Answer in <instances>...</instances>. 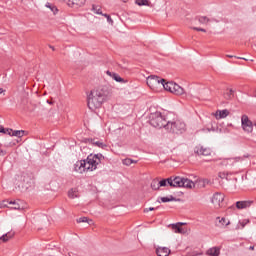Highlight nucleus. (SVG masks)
Segmentation results:
<instances>
[{
	"label": "nucleus",
	"instance_id": "obj_39",
	"mask_svg": "<svg viewBox=\"0 0 256 256\" xmlns=\"http://www.w3.org/2000/svg\"><path fill=\"white\" fill-rule=\"evenodd\" d=\"M218 176L220 177V179H227V173L225 172H219Z\"/></svg>",
	"mask_w": 256,
	"mask_h": 256
},
{
	"label": "nucleus",
	"instance_id": "obj_23",
	"mask_svg": "<svg viewBox=\"0 0 256 256\" xmlns=\"http://www.w3.org/2000/svg\"><path fill=\"white\" fill-rule=\"evenodd\" d=\"M78 162H80V167L82 169V171L85 173V171H90L89 170V165L87 164V159L84 160H78Z\"/></svg>",
	"mask_w": 256,
	"mask_h": 256
},
{
	"label": "nucleus",
	"instance_id": "obj_44",
	"mask_svg": "<svg viewBox=\"0 0 256 256\" xmlns=\"http://www.w3.org/2000/svg\"><path fill=\"white\" fill-rule=\"evenodd\" d=\"M155 209H157V208H155V207L146 208V209H144V213H149V211H155Z\"/></svg>",
	"mask_w": 256,
	"mask_h": 256
},
{
	"label": "nucleus",
	"instance_id": "obj_13",
	"mask_svg": "<svg viewBox=\"0 0 256 256\" xmlns=\"http://www.w3.org/2000/svg\"><path fill=\"white\" fill-rule=\"evenodd\" d=\"M107 75H109V77H112V79H114V81H116L117 83H127L128 82L127 80L121 78L120 75L115 72L107 71Z\"/></svg>",
	"mask_w": 256,
	"mask_h": 256
},
{
	"label": "nucleus",
	"instance_id": "obj_25",
	"mask_svg": "<svg viewBox=\"0 0 256 256\" xmlns=\"http://www.w3.org/2000/svg\"><path fill=\"white\" fill-rule=\"evenodd\" d=\"M123 165L129 167V165H133V163H137V160H133L131 158H125L122 160Z\"/></svg>",
	"mask_w": 256,
	"mask_h": 256
},
{
	"label": "nucleus",
	"instance_id": "obj_35",
	"mask_svg": "<svg viewBox=\"0 0 256 256\" xmlns=\"http://www.w3.org/2000/svg\"><path fill=\"white\" fill-rule=\"evenodd\" d=\"M160 187H167V183L169 184V178L167 179H162L160 181H158Z\"/></svg>",
	"mask_w": 256,
	"mask_h": 256
},
{
	"label": "nucleus",
	"instance_id": "obj_19",
	"mask_svg": "<svg viewBox=\"0 0 256 256\" xmlns=\"http://www.w3.org/2000/svg\"><path fill=\"white\" fill-rule=\"evenodd\" d=\"M45 7H47V9H50V11H52L53 15H57L59 13V9L53 3L47 2Z\"/></svg>",
	"mask_w": 256,
	"mask_h": 256
},
{
	"label": "nucleus",
	"instance_id": "obj_7",
	"mask_svg": "<svg viewBox=\"0 0 256 256\" xmlns=\"http://www.w3.org/2000/svg\"><path fill=\"white\" fill-rule=\"evenodd\" d=\"M242 129H244L247 133H253V122L249 120V116L242 115L241 117Z\"/></svg>",
	"mask_w": 256,
	"mask_h": 256
},
{
	"label": "nucleus",
	"instance_id": "obj_29",
	"mask_svg": "<svg viewBox=\"0 0 256 256\" xmlns=\"http://www.w3.org/2000/svg\"><path fill=\"white\" fill-rule=\"evenodd\" d=\"M74 171L76 173H84L83 172V169L81 168V164L79 161H77L75 164H74Z\"/></svg>",
	"mask_w": 256,
	"mask_h": 256
},
{
	"label": "nucleus",
	"instance_id": "obj_54",
	"mask_svg": "<svg viewBox=\"0 0 256 256\" xmlns=\"http://www.w3.org/2000/svg\"><path fill=\"white\" fill-rule=\"evenodd\" d=\"M228 161H233V159H228Z\"/></svg>",
	"mask_w": 256,
	"mask_h": 256
},
{
	"label": "nucleus",
	"instance_id": "obj_33",
	"mask_svg": "<svg viewBox=\"0 0 256 256\" xmlns=\"http://www.w3.org/2000/svg\"><path fill=\"white\" fill-rule=\"evenodd\" d=\"M160 199H161L162 203H169L171 201H175V197H173V196H170V198L169 197H161Z\"/></svg>",
	"mask_w": 256,
	"mask_h": 256
},
{
	"label": "nucleus",
	"instance_id": "obj_8",
	"mask_svg": "<svg viewBox=\"0 0 256 256\" xmlns=\"http://www.w3.org/2000/svg\"><path fill=\"white\" fill-rule=\"evenodd\" d=\"M194 153L196 155H203L204 157H209V155H211L212 151H211V148H207V147L198 145L194 148Z\"/></svg>",
	"mask_w": 256,
	"mask_h": 256
},
{
	"label": "nucleus",
	"instance_id": "obj_11",
	"mask_svg": "<svg viewBox=\"0 0 256 256\" xmlns=\"http://www.w3.org/2000/svg\"><path fill=\"white\" fill-rule=\"evenodd\" d=\"M8 135L10 137H18L19 139H21V137H23V135H25V131L23 130H14L11 128L7 129Z\"/></svg>",
	"mask_w": 256,
	"mask_h": 256
},
{
	"label": "nucleus",
	"instance_id": "obj_47",
	"mask_svg": "<svg viewBox=\"0 0 256 256\" xmlns=\"http://www.w3.org/2000/svg\"><path fill=\"white\" fill-rule=\"evenodd\" d=\"M67 255H68V256H74L75 253H73V252H68Z\"/></svg>",
	"mask_w": 256,
	"mask_h": 256
},
{
	"label": "nucleus",
	"instance_id": "obj_30",
	"mask_svg": "<svg viewBox=\"0 0 256 256\" xmlns=\"http://www.w3.org/2000/svg\"><path fill=\"white\" fill-rule=\"evenodd\" d=\"M92 11L96 13V15H103V11H101V7L93 5L92 6Z\"/></svg>",
	"mask_w": 256,
	"mask_h": 256
},
{
	"label": "nucleus",
	"instance_id": "obj_1",
	"mask_svg": "<svg viewBox=\"0 0 256 256\" xmlns=\"http://www.w3.org/2000/svg\"><path fill=\"white\" fill-rule=\"evenodd\" d=\"M107 100V94H105V90L98 88L92 90L88 96V107L92 111L94 109H99L103 103Z\"/></svg>",
	"mask_w": 256,
	"mask_h": 256
},
{
	"label": "nucleus",
	"instance_id": "obj_21",
	"mask_svg": "<svg viewBox=\"0 0 256 256\" xmlns=\"http://www.w3.org/2000/svg\"><path fill=\"white\" fill-rule=\"evenodd\" d=\"M221 254V250L218 247L210 248L207 251V255L209 256H219Z\"/></svg>",
	"mask_w": 256,
	"mask_h": 256
},
{
	"label": "nucleus",
	"instance_id": "obj_37",
	"mask_svg": "<svg viewBox=\"0 0 256 256\" xmlns=\"http://www.w3.org/2000/svg\"><path fill=\"white\" fill-rule=\"evenodd\" d=\"M11 209H14V210H16V211H19V210H21V205H19V203H15V205H13L12 207H11Z\"/></svg>",
	"mask_w": 256,
	"mask_h": 256
},
{
	"label": "nucleus",
	"instance_id": "obj_9",
	"mask_svg": "<svg viewBox=\"0 0 256 256\" xmlns=\"http://www.w3.org/2000/svg\"><path fill=\"white\" fill-rule=\"evenodd\" d=\"M168 185L170 187H183V177L171 176L168 178Z\"/></svg>",
	"mask_w": 256,
	"mask_h": 256
},
{
	"label": "nucleus",
	"instance_id": "obj_22",
	"mask_svg": "<svg viewBox=\"0 0 256 256\" xmlns=\"http://www.w3.org/2000/svg\"><path fill=\"white\" fill-rule=\"evenodd\" d=\"M183 223L179 222L177 224H172V229H174L175 233H185V230L181 227Z\"/></svg>",
	"mask_w": 256,
	"mask_h": 256
},
{
	"label": "nucleus",
	"instance_id": "obj_55",
	"mask_svg": "<svg viewBox=\"0 0 256 256\" xmlns=\"http://www.w3.org/2000/svg\"><path fill=\"white\" fill-rule=\"evenodd\" d=\"M254 127H256V122L254 123Z\"/></svg>",
	"mask_w": 256,
	"mask_h": 256
},
{
	"label": "nucleus",
	"instance_id": "obj_42",
	"mask_svg": "<svg viewBox=\"0 0 256 256\" xmlns=\"http://www.w3.org/2000/svg\"><path fill=\"white\" fill-rule=\"evenodd\" d=\"M94 141H95V139H93V138H86L84 140V143H91V145H93Z\"/></svg>",
	"mask_w": 256,
	"mask_h": 256
},
{
	"label": "nucleus",
	"instance_id": "obj_6",
	"mask_svg": "<svg viewBox=\"0 0 256 256\" xmlns=\"http://www.w3.org/2000/svg\"><path fill=\"white\" fill-rule=\"evenodd\" d=\"M146 83L148 87H150V89L155 91L159 89V87H163V83H165V79L159 76L151 75L146 79Z\"/></svg>",
	"mask_w": 256,
	"mask_h": 256
},
{
	"label": "nucleus",
	"instance_id": "obj_17",
	"mask_svg": "<svg viewBox=\"0 0 256 256\" xmlns=\"http://www.w3.org/2000/svg\"><path fill=\"white\" fill-rule=\"evenodd\" d=\"M13 237H15V232H7L6 234L0 237V244L7 243V241H9L10 239H13Z\"/></svg>",
	"mask_w": 256,
	"mask_h": 256
},
{
	"label": "nucleus",
	"instance_id": "obj_10",
	"mask_svg": "<svg viewBox=\"0 0 256 256\" xmlns=\"http://www.w3.org/2000/svg\"><path fill=\"white\" fill-rule=\"evenodd\" d=\"M212 203L213 205H217L218 207H221V203L225 201V194L216 192L212 197Z\"/></svg>",
	"mask_w": 256,
	"mask_h": 256
},
{
	"label": "nucleus",
	"instance_id": "obj_31",
	"mask_svg": "<svg viewBox=\"0 0 256 256\" xmlns=\"http://www.w3.org/2000/svg\"><path fill=\"white\" fill-rule=\"evenodd\" d=\"M225 99H233L234 97V91L233 89H230L228 92L224 93Z\"/></svg>",
	"mask_w": 256,
	"mask_h": 256
},
{
	"label": "nucleus",
	"instance_id": "obj_16",
	"mask_svg": "<svg viewBox=\"0 0 256 256\" xmlns=\"http://www.w3.org/2000/svg\"><path fill=\"white\" fill-rule=\"evenodd\" d=\"M182 183V187L185 189H193L195 187V182L188 178H183Z\"/></svg>",
	"mask_w": 256,
	"mask_h": 256
},
{
	"label": "nucleus",
	"instance_id": "obj_2",
	"mask_svg": "<svg viewBox=\"0 0 256 256\" xmlns=\"http://www.w3.org/2000/svg\"><path fill=\"white\" fill-rule=\"evenodd\" d=\"M166 131L174 135H183L187 131V125L181 120L168 121L166 123Z\"/></svg>",
	"mask_w": 256,
	"mask_h": 256
},
{
	"label": "nucleus",
	"instance_id": "obj_53",
	"mask_svg": "<svg viewBox=\"0 0 256 256\" xmlns=\"http://www.w3.org/2000/svg\"><path fill=\"white\" fill-rule=\"evenodd\" d=\"M124 3H126L127 2V0H122Z\"/></svg>",
	"mask_w": 256,
	"mask_h": 256
},
{
	"label": "nucleus",
	"instance_id": "obj_43",
	"mask_svg": "<svg viewBox=\"0 0 256 256\" xmlns=\"http://www.w3.org/2000/svg\"><path fill=\"white\" fill-rule=\"evenodd\" d=\"M0 133H4V134H8L9 135V132L3 126H0Z\"/></svg>",
	"mask_w": 256,
	"mask_h": 256
},
{
	"label": "nucleus",
	"instance_id": "obj_56",
	"mask_svg": "<svg viewBox=\"0 0 256 256\" xmlns=\"http://www.w3.org/2000/svg\"><path fill=\"white\" fill-rule=\"evenodd\" d=\"M2 207H3V206H1V204H0V209H2Z\"/></svg>",
	"mask_w": 256,
	"mask_h": 256
},
{
	"label": "nucleus",
	"instance_id": "obj_12",
	"mask_svg": "<svg viewBox=\"0 0 256 256\" xmlns=\"http://www.w3.org/2000/svg\"><path fill=\"white\" fill-rule=\"evenodd\" d=\"M253 205V200H246V201H237L236 207L238 209H247V207H251Z\"/></svg>",
	"mask_w": 256,
	"mask_h": 256
},
{
	"label": "nucleus",
	"instance_id": "obj_18",
	"mask_svg": "<svg viewBox=\"0 0 256 256\" xmlns=\"http://www.w3.org/2000/svg\"><path fill=\"white\" fill-rule=\"evenodd\" d=\"M218 222H216V227H227V225H230L231 222L227 221L225 217H217L216 218Z\"/></svg>",
	"mask_w": 256,
	"mask_h": 256
},
{
	"label": "nucleus",
	"instance_id": "obj_52",
	"mask_svg": "<svg viewBox=\"0 0 256 256\" xmlns=\"http://www.w3.org/2000/svg\"><path fill=\"white\" fill-rule=\"evenodd\" d=\"M7 147H11V144H7Z\"/></svg>",
	"mask_w": 256,
	"mask_h": 256
},
{
	"label": "nucleus",
	"instance_id": "obj_45",
	"mask_svg": "<svg viewBox=\"0 0 256 256\" xmlns=\"http://www.w3.org/2000/svg\"><path fill=\"white\" fill-rule=\"evenodd\" d=\"M7 155V151L0 149V157H5Z\"/></svg>",
	"mask_w": 256,
	"mask_h": 256
},
{
	"label": "nucleus",
	"instance_id": "obj_24",
	"mask_svg": "<svg viewBox=\"0 0 256 256\" xmlns=\"http://www.w3.org/2000/svg\"><path fill=\"white\" fill-rule=\"evenodd\" d=\"M136 5H138L139 7H149L151 5V2L149 0H135Z\"/></svg>",
	"mask_w": 256,
	"mask_h": 256
},
{
	"label": "nucleus",
	"instance_id": "obj_15",
	"mask_svg": "<svg viewBox=\"0 0 256 256\" xmlns=\"http://www.w3.org/2000/svg\"><path fill=\"white\" fill-rule=\"evenodd\" d=\"M87 0H68L69 7H83Z\"/></svg>",
	"mask_w": 256,
	"mask_h": 256
},
{
	"label": "nucleus",
	"instance_id": "obj_38",
	"mask_svg": "<svg viewBox=\"0 0 256 256\" xmlns=\"http://www.w3.org/2000/svg\"><path fill=\"white\" fill-rule=\"evenodd\" d=\"M226 57H228L229 59H243L244 61H247V59L243 58V57H237V56H233V55H226Z\"/></svg>",
	"mask_w": 256,
	"mask_h": 256
},
{
	"label": "nucleus",
	"instance_id": "obj_48",
	"mask_svg": "<svg viewBox=\"0 0 256 256\" xmlns=\"http://www.w3.org/2000/svg\"><path fill=\"white\" fill-rule=\"evenodd\" d=\"M207 131H208V132H211V131H215V129H213V128H212V129H209V128H208Z\"/></svg>",
	"mask_w": 256,
	"mask_h": 256
},
{
	"label": "nucleus",
	"instance_id": "obj_41",
	"mask_svg": "<svg viewBox=\"0 0 256 256\" xmlns=\"http://www.w3.org/2000/svg\"><path fill=\"white\" fill-rule=\"evenodd\" d=\"M194 31H201L202 33H207V30L203 29V28H199V27H193Z\"/></svg>",
	"mask_w": 256,
	"mask_h": 256
},
{
	"label": "nucleus",
	"instance_id": "obj_36",
	"mask_svg": "<svg viewBox=\"0 0 256 256\" xmlns=\"http://www.w3.org/2000/svg\"><path fill=\"white\" fill-rule=\"evenodd\" d=\"M103 17H106L107 22L110 23V25H113V19L109 14H102Z\"/></svg>",
	"mask_w": 256,
	"mask_h": 256
},
{
	"label": "nucleus",
	"instance_id": "obj_5",
	"mask_svg": "<svg viewBox=\"0 0 256 256\" xmlns=\"http://www.w3.org/2000/svg\"><path fill=\"white\" fill-rule=\"evenodd\" d=\"M162 87L165 91H169V93H173L174 95H183L185 93L183 87L175 82H164Z\"/></svg>",
	"mask_w": 256,
	"mask_h": 256
},
{
	"label": "nucleus",
	"instance_id": "obj_32",
	"mask_svg": "<svg viewBox=\"0 0 256 256\" xmlns=\"http://www.w3.org/2000/svg\"><path fill=\"white\" fill-rule=\"evenodd\" d=\"M228 115H229V110L227 109L219 111L220 119H225V117H227Z\"/></svg>",
	"mask_w": 256,
	"mask_h": 256
},
{
	"label": "nucleus",
	"instance_id": "obj_27",
	"mask_svg": "<svg viewBox=\"0 0 256 256\" xmlns=\"http://www.w3.org/2000/svg\"><path fill=\"white\" fill-rule=\"evenodd\" d=\"M77 223H89V225H91V223H93V220H89V218L87 217H80L77 219Z\"/></svg>",
	"mask_w": 256,
	"mask_h": 256
},
{
	"label": "nucleus",
	"instance_id": "obj_40",
	"mask_svg": "<svg viewBox=\"0 0 256 256\" xmlns=\"http://www.w3.org/2000/svg\"><path fill=\"white\" fill-rule=\"evenodd\" d=\"M1 207H8L9 205V200H3L2 202H0Z\"/></svg>",
	"mask_w": 256,
	"mask_h": 256
},
{
	"label": "nucleus",
	"instance_id": "obj_34",
	"mask_svg": "<svg viewBox=\"0 0 256 256\" xmlns=\"http://www.w3.org/2000/svg\"><path fill=\"white\" fill-rule=\"evenodd\" d=\"M93 145H95L96 147H99L100 149H105V147H107V145L103 144V142L95 141V140L93 142Z\"/></svg>",
	"mask_w": 256,
	"mask_h": 256
},
{
	"label": "nucleus",
	"instance_id": "obj_46",
	"mask_svg": "<svg viewBox=\"0 0 256 256\" xmlns=\"http://www.w3.org/2000/svg\"><path fill=\"white\" fill-rule=\"evenodd\" d=\"M16 203V201H8V205H15Z\"/></svg>",
	"mask_w": 256,
	"mask_h": 256
},
{
	"label": "nucleus",
	"instance_id": "obj_28",
	"mask_svg": "<svg viewBox=\"0 0 256 256\" xmlns=\"http://www.w3.org/2000/svg\"><path fill=\"white\" fill-rule=\"evenodd\" d=\"M196 19L202 24L209 23V18L207 16H198Z\"/></svg>",
	"mask_w": 256,
	"mask_h": 256
},
{
	"label": "nucleus",
	"instance_id": "obj_14",
	"mask_svg": "<svg viewBox=\"0 0 256 256\" xmlns=\"http://www.w3.org/2000/svg\"><path fill=\"white\" fill-rule=\"evenodd\" d=\"M171 254V250L167 247H160L156 249V255L158 256H169Z\"/></svg>",
	"mask_w": 256,
	"mask_h": 256
},
{
	"label": "nucleus",
	"instance_id": "obj_20",
	"mask_svg": "<svg viewBox=\"0 0 256 256\" xmlns=\"http://www.w3.org/2000/svg\"><path fill=\"white\" fill-rule=\"evenodd\" d=\"M68 197L70 199H77V197H79V190L77 188H72L68 192Z\"/></svg>",
	"mask_w": 256,
	"mask_h": 256
},
{
	"label": "nucleus",
	"instance_id": "obj_50",
	"mask_svg": "<svg viewBox=\"0 0 256 256\" xmlns=\"http://www.w3.org/2000/svg\"><path fill=\"white\" fill-rule=\"evenodd\" d=\"M50 49H52V51H55V47L53 46H50Z\"/></svg>",
	"mask_w": 256,
	"mask_h": 256
},
{
	"label": "nucleus",
	"instance_id": "obj_26",
	"mask_svg": "<svg viewBox=\"0 0 256 256\" xmlns=\"http://www.w3.org/2000/svg\"><path fill=\"white\" fill-rule=\"evenodd\" d=\"M160 188L161 186L159 185V180H153L151 183V189L154 191H159Z\"/></svg>",
	"mask_w": 256,
	"mask_h": 256
},
{
	"label": "nucleus",
	"instance_id": "obj_3",
	"mask_svg": "<svg viewBox=\"0 0 256 256\" xmlns=\"http://www.w3.org/2000/svg\"><path fill=\"white\" fill-rule=\"evenodd\" d=\"M167 119L161 112H155L150 115V125L158 129H167Z\"/></svg>",
	"mask_w": 256,
	"mask_h": 256
},
{
	"label": "nucleus",
	"instance_id": "obj_51",
	"mask_svg": "<svg viewBox=\"0 0 256 256\" xmlns=\"http://www.w3.org/2000/svg\"><path fill=\"white\" fill-rule=\"evenodd\" d=\"M0 93H3V89L2 88H0Z\"/></svg>",
	"mask_w": 256,
	"mask_h": 256
},
{
	"label": "nucleus",
	"instance_id": "obj_49",
	"mask_svg": "<svg viewBox=\"0 0 256 256\" xmlns=\"http://www.w3.org/2000/svg\"><path fill=\"white\" fill-rule=\"evenodd\" d=\"M251 251H253V249H255V246H250L249 248Z\"/></svg>",
	"mask_w": 256,
	"mask_h": 256
},
{
	"label": "nucleus",
	"instance_id": "obj_4",
	"mask_svg": "<svg viewBox=\"0 0 256 256\" xmlns=\"http://www.w3.org/2000/svg\"><path fill=\"white\" fill-rule=\"evenodd\" d=\"M101 159H105L101 153L88 155L86 158L88 170L95 171L97 169V165H101Z\"/></svg>",
	"mask_w": 256,
	"mask_h": 256
}]
</instances>
